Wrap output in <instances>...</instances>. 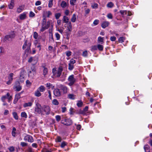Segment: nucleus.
<instances>
[{
  "label": "nucleus",
  "mask_w": 152,
  "mask_h": 152,
  "mask_svg": "<svg viewBox=\"0 0 152 152\" xmlns=\"http://www.w3.org/2000/svg\"><path fill=\"white\" fill-rule=\"evenodd\" d=\"M63 71V68L62 66H59L58 69L54 68L52 69L53 75L52 77L53 78H58L61 75Z\"/></svg>",
  "instance_id": "1"
},
{
  "label": "nucleus",
  "mask_w": 152,
  "mask_h": 152,
  "mask_svg": "<svg viewBox=\"0 0 152 152\" xmlns=\"http://www.w3.org/2000/svg\"><path fill=\"white\" fill-rule=\"evenodd\" d=\"M31 43L30 41L26 39L24 41V43L22 49L23 50L26 49V52L28 53L31 51Z\"/></svg>",
  "instance_id": "2"
},
{
  "label": "nucleus",
  "mask_w": 152,
  "mask_h": 152,
  "mask_svg": "<svg viewBox=\"0 0 152 152\" xmlns=\"http://www.w3.org/2000/svg\"><path fill=\"white\" fill-rule=\"evenodd\" d=\"M50 110V108L48 106L45 105L43 106L42 107V115H49Z\"/></svg>",
  "instance_id": "3"
},
{
  "label": "nucleus",
  "mask_w": 152,
  "mask_h": 152,
  "mask_svg": "<svg viewBox=\"0 0 152 152\" xmlns=\"http://www.w3.org/2000/svg\"><path fill=\"white\" fill-rule=\"evenodd\" d=\"M22 86L20 85L19 81H16L13 87L14 90L17 91H19L22 89Z\"/></svg>",
  "instance_id": "4"
},
{
  "label": "nucleus",
  "mask_w": 152,
  "mask_h": 152,
  "mask_svg": "<svg viewBox=\"0 0 152 152\" xmlns=\"http://www.w3.org/2000/svg\"><path fill=\"white\" fill-rule=\"evenodd\" d=\"M62 123L64 125L69 126L72 124V120L69 118H64L61 120Z\"/></svg>",
  "instance_id": "5"
},
{
  "label": "nucleus",
  "mask_w": 152,
  "mask_h": 152,
  "mask_svg": "<svg viewBox=\"0 0 152 152\" xmlns=\"http://www.w3.org/2000/svg\"><path fill=\"white\" fill-rule=\"evenodd\" d=\"M15 34L14 32H12L9 35H6L4 37L5 40L11 41L12 39L14 38Z\"/></svg>",
  "instance_id": "6"
},
{
  "label": "nucleus",
  "mask_w": 152,
  "mask_h": 152,
  "mask_svg": "<svg viewBox=\"0 0 152 152\" xmlns=\"http://www.w3.org/2000/svg\"><path fill=\"white\" fill-rule=\"evenodd\" d=\"M8 99V102H9L12 100V96L10 95L9 93H7L6 95L2 96L1 97V99L3 102H4L5 99Z\"/></svg>",
  "instance_id": "7"
},
{
  "label": "nucleus",
  "mask_w": 152,
  "mask_h": 152,
  "mask_svg": "<svg viewBox=\"0 0 152 152\" xmlns=\"http://www.w3.org/2000/svg\"><path fill=\"white\" fill-rule=\"evenodd\" d=\"M68 80L69 82L68 85L69 86H72L75 82V79L73 75L69 76L68 78Z\"/></svg>",
  "instance_id": "8"
},
{
  "label": "nucleus",
  "mask_w": 152,
  "mask_h": 152,
  "mask_svg": "<svg viewBox=\"0 0 152 152\" xmlns=\"http://www.w3.org/2000/svg\"><path fill=\"white\" fill-rule=\"evenodd\" d=\"M24 140L25 141H27L30 142H32L34 141L32 137L29 135H27L25 136L24 138Z\"/></svg>",
  "instance_id": "9"
},
{
  "label": "nucleus",
  "mask_w": 152,
  "mask_h": 152,
  "mask_svg": "<svg viewBox=\"0 0 152 152\" xmlns=\"http://www.w3.org/2000/svg\"><path fill=\"white\" fill-rule=\"evenodd\" d=\"M58 87L63 91L64 94H65L67 93L68 88L65 86L60 84L59 85Z\"/></svg>",
  "instance_id": "10"
},
{
  "label": "nucleus",
  "mask_w": 152,
  "mask_h": 152,
  "mask_svg": "<svg viewBox=\"0 0 152 152\" xmlns=\"http://www.w3.org/2000/svg\"><path fill=\"white\" fill-rule=\"evenodd\" d=\"M53 93L54 95L56 97L60 96L61 95V92L60 89L57 88L54 90Z\"/></svg>",
  "instance_id": "11"
},
{
  "label": "nucleus",
  "mask_w": 152,
  "mask_h": 152,
  "mask_svg": "<svg viewBox=\"0 0 152 152\" xmlns=\"http://www.w3.org/2000/svg\"><path fill=\"white\" fill-rule=\"evenodd\" d=\"M14 74L12 73H10L9 75L8 78L9 80L7 82V84L8 85H10L12 83L13 80Z\"/></svg>",
  "instance_id": "12"
},
{
  "label": "nucleus",
  "mask_w": 152,
  "mask_h": 152,
  "mask_svg": "<svg viewBox=\"0 0 152 152\" xmlns=\"http://www.w3.org/2000/svg\"><path fill=\"white\" fill-rule=\"evenodd\" d=\"M50 25V21H48L46 22V25L44 26H42L40 29V31L41 32L44 31L45 30L48 29Z\"/></svg>",
  "instance_id": "13"
},
{
  "label": "nucleus",
  "mask_w": 152,
  "mask_h": 152,
  "mask_svg": "<svg viewBox=\"0 0 152 152\" xmlns=\"http://www.w3.org/2000/svg\"><path fill=\"white\" fill-rule=\"evenodd\" d=\"M121 15L122 16H130L132 15L131 13L129 11H127L126 10H121L120 11Z\"/></svg>",
  "instance_id": "14"
},
{
  "label": "nucleus",
  "mask_w": 152,
  "mask_h": 152,
  "mask_svg": "<svg viewBox=\"0 0 152 152\" xmlns=\"http://www.w3.org/2000/svg\"><path fill=\"white\" fill-rule=\"evenodd\" d=\"M42 107H35V113L38 114H41L42 115Z\"/></svg>",
  "instance_id": "15"
},
{
  "label": "nucleus",
  "mask_w": 152,
  "mask_h": 152,
  "mask_svg": "<svg viewBox=\"0 0 152 152\" xmlns=\"http://www.w3.org/2000/svg\"><path fill=\"white\" fill-rule=\"evenodd\" d=\"M109 24L110 23L108 21H104L101 24V26L103 28H104L107 27Z\"/></svg>",
  "instance_id": "16"
},
{
  "label": "nucleus",
  "mask_w": 152,
  "mask_h": 152,
  "mask_svg": "<svg viewBox=\"0 0 152 152\" xmlns=\"http://www.w3.org/2000/svg\"><path fill=\"white\" fill-rule=\"evenodd\" d=\"M26 12H24L20 14L19 16L20 19L21 20H23L26 19Z\"/></svg>",
  "instance_id": "17"
},
{
  "label": "nucleus",
  "mask_w": 152,
  "mask_h": 152,
  "mask_svg": "<svg viewBox=\"0 0 152 152\" xmlns=\"http://www.w3.org/2000/svg\"><path fill=\"white\" fill-rule=\"evenodd\" d=\"M42 67L43 69V75L44 76H45L48 73V69L45 67L44 66H42Z\"/></svg>",
  "instance_id": "18"
},
{
  "label": "nucleus",
  "mask_w": 152,
  "mask_h": 152,
  "mask_svg": "<svg viewBox=\"0 0 152 152\" xmlns=\"http://www.w3.org/2000/svg\"><path fill=\"white\" fill-rule=\"evenodd\" d=\"M34 95L36 96L39 97L41 96L42 94L40 91L37 89L36 91H35Z\"/></svg>",
  "instance_id": "19"
},
{
  "label": "nucleus",
  "mask_w": 152,
  "mask_h": 152,
  "mask_svg": "<svg viewBox=\"0 0 152 152\" xmlns=\"http://www.w3.org/2000/svg\"><path fill=\"white\" fill-rule=\"evenodd\" d=\"M67 97L69 99L74 100L75 98V95L73 94H69L68 95Z\"/></svg>",
  "instance_id": "20"
},
{
  "label": "nucleus",
  "mask_w": 152,
  "mask_h": 152,
  "mask_svg": "<svg viewBox=\"0 0 152 152\" xmlns=\"http://www.w3.org/2000/svg\"><path fill=\"white\" fill-rule=\"evenodd\" d=\"M14 6V0H11L10 3L8 5L9 8L10 9H12L13 8Z\"/></svg>",
  "instance_id": "21"
},
{
  "label": "nucleus",
  "mask_w": 152,
  "mask_h": 152,
  "mask_svg": "<svg viewBox=\"0 0 152 152\" xmlns=\"http://www.w3.org/2000/svg\"><path fill=\"white\" fill-rule=\"evenodd\" d=\"M45 86L49 89H50V88L53 89L54 88V86L49 83H47L45 84Z\"/></svg>",
  "instance_id": "22"
},
{
  "label": "nucleus",
  "mask_w": 152,
  "mask_h": 152,
  "mask_svg": "<svg viewBox=\"0 0 152 152\" xmlns=\"http://www.w3.org/2000/svg\"><path fill=\"white\" fill-rule=\"evenodd\" d=\"M144 149L145 152H150V147L148 145H144Z\"/></svg>",
  "instance_id": "23"
},
{
  "label": "nucleus",
  "mask_w": 152,
  "mask_h": 152,
  "mask_svg": "<svg viewBox=\"0 0 152 152\" xmlns=\"http://www.w3.org/2000/svg\"><path fill=\"white\" fill-rule=\"evenodd\" d=\"M40 92H43L45 90V87L43 86H41L37 89Z\"/></svg>",
  "instance_id": "24"
},
{
  "label": "nucleus",
  "mask_w": 152,
  "mask_h": 152,
  "mask_svg": "<svg viewBox=\"0 0 152 152\" xmlns=\"http://www.w3.org/2000/svg\"><path fill=\"white\" fill-rule=\"evenodd\" d=\"M32 105V103L29 102L28 103H25L23 105V106L24 107H31Z\"/></svg>",
  "instance_id": "25"
},
{
  "label": "nucleus",
  "mask_w": 152,
  "mask_h": 152,
  "mask_svg": "<svg viewBox=\"0 0 152 152\" xmlns=\"http://www.w3.org/2000/svg\"><path fill=\"white\" fill-rule=\"evenodd\" d=\"M24 7L23 6H20L17 9V12L18 13H20L22 12L24 9Z\"/></svg>",
  "instance_id": "26"
},
{
  "label": "nucleus",
  "mask_w": 152,
  "mask_h": 152,
  "mask_svg": "<svg viewBox=\"0 0 152 152\" xmlns=\"http://www.w3.org/2000/svg\"><path fill=\"white\" fill-rule=\"evenodd\" d=\"M69 19L68 17L64 16L63 18V20L64 23H66L68 22Z\"/></svg>",
  "instance_id": "27"
},
{
  "label": "nucleus",
  "mask_w": 152,
  "mask_h": 152,
  "mask_svg": "<svg viewBox=\"0 0 152 152\" xmlns=\"http://www.w3.org/2000/svg\"><path fill=\"white\" fill-rule=\"evenodd\" d=\"M12 114L13 115V117L16 120L18 119V115L17 113L16 112H13L12 113Z\"/></svg>",
  "instance_id": "28"
},
{
  "label": "nucleus",
  "mask_w": 152,
  "mask_h": 152,
  "mask_svg": "<svg viewBox=\"0 0 152 152\" xmlns=\"http://www.w3.org/2000/svg\"><path fill=\"white\" fill-rule=\"evenodd\" d=\"M69 111L70 114L71 115L74 114V113L75 112V110L73 108L71 107L69 109Z\"/></svg>",
  "instance_id": "29"
},
{
  "label": "nucleus",
  "mask_w": 152,
  "mask_h": 152,
  "mask_svg": "<svg viewBox=\"0 0 152 152\" xmlns=\"http://www.w3.org/2000/svg\"><path fill=\"white\" fill-rule=\"evenodd\" d=\"M114 6V4L111 2H108L107 4V7L110 8H112Z\"/></svg>",
  "instance_id": "30"
},
{
  "label": "nucleus",
  "mask_w": 152,
  "mask_h": 152,
  "mask_svg": "<svg viewBox=\"0 0 152 152\" xmlns=\"http://www.w3.org/2000/svg\"><path fill=\"white\" fill-rule=\"evenodd\" d=\"M83 105V103L81 101H78L77 104V106L78 107H81Z\"/></svg>",
  "instance_id": "31"
},
{
  "label": "nucleus",
  "mask_w": 152,
  "mask_h": 152,
  "mask_svg": "<svg viewBox=\"0 0 152 152\" xmlns=\"http://www.w3.org/2000/svg\"><path fill=\"white\" fill-rule=\"evenodd\" d=\"M97 49L99 50L102 51L103 50V46L100 44H99L97 46Z\"/></svg>",
  "instance_id": "32"
},
{
  "label": "nucleus",
  "mask_w": 152,
  "mask_h": 152,
  "mask_svg": "<svg viewBox=\"0 0 152 152\" xmlns=\"http://www.w3.org/2000/svg\"><path fill=\"white\" fill-rule=\"evenodd\" d=\"M97 49V46L96 45H94L91 47V50L94 52Z\"/></svg>",
  "instance_id": "33"
},
{
  "label": "nucleus",
  "mask_w": 152,
  "mask_h": 152,
  "mask_svg": "<svg viewBox=\"0 0 152 152\" xmlns=\"http://www.w3.org/2000/svg\"><path fill=\"white\" fill-rule=\"evenodd\" d=\"M125 40V37H121L118 39V42H119L122 43L124 42Z\"/></svg>",
  "instance_id": "34"
},
{
  "label": "nucleus",
  "mask_w": 152,
  "mask_h": 152,
  "mask_svg": "<svg viewBox=\"0 0 152 152\" xmlns=\"http://www.w3.org/2000/svg\"><path fill=\"white\" fill-rule=\"evenodd\" d=\"M76 20V15L75 14L73 15L71 19V20L72 22H75Z\"/></svg>",
  "instance_id": "35"
},
{
  "label": "nucleus",
  "mask_w": 152,
  "mask_h": 152,
  "mask_svg": "<svg viewBox=\"0 0 152 152\" xmlns=\"http://www.w3.org/2000/svg\"><path fill=\"white\" fill-rule=\"evenodd\" d=\"M74 68V66L73 65L71 64L70 63L69 64L68 69L69 70H72Z\"/></svg>",
  "instance_id": "36"
},
{
  "label": "nucleus",
  "mask_w": 152,
  "mask_h": 152,
  "mask_svg": "<svg viewBox=\"0 0 152 152\" xmlns=\"http://www.w3.org/2000/svg\"><path fill=\"white\" fill-rule=\"evenodd\" d=\"M98 4L97 3H94L92 4L91 7L93 9H97L98 8Z\"/></svg>",
  "instance_id": "37"
},
{
  "label": "nucleus",
  "mask_w": 152,
  "mask_h": 152,
  "mask_svg": "<svg viewBox=\"0 0 152 152\" xmlns=\"http://www.w3.org/2000/svg\"><path fill=\"white\" fill-rule=\"evenodd\" d=\"M52 103L53 104L55 105H58L59 104L58 101L56 99H54L52 101Z\"/></svg>",
  "instance_id": "38"
},
{
  "label": "nucleus",
  "mask_w": 152,
  "mask_h": 152,
  "mask_svg": "<svg viewBox=\"0 0 152 152\" xmlns=\"http://www.w3.org/2000/svg\"><path fill=\"white\" fill-rule=\"evenodd\" d=\"M53 0H49L48 6L49 7H51L53 5Z\"/></svg>",
  "instance_id": "39"
},
{
  "label": "nucleus",
  "mask_w": 152,
  "mask_h": 152,
  "mask_svg": "<svg viewBox=\"0 0 152 152\" xmlns=\"http://www.w3.org/2000/svg\"><path fill=\"white\" fill-rule=\"evenodd\" d=\"M8 149L9 150L10 152H13L15 151L14 147L13 146L9 147L8 148Z\"/></svg>",
  "instance_id": "40"
},
{
  "label": "nucleus",
  "mask_w": 152,
  "mask_h": 152,
  "mask_svg": "<svg viewBox=\"0 0 152 152\" xmlns=\"http://www.w3.org/2000/svg\"><path fill=\"white\" fill-rule=\"evenodd\" d=\"M21 115L22 117L26 118L27 115L26 113L24 112H22L21 114Z\"/></svg>",
  "instance_id": "41"
},
{
  "label": "nucleus",
  "mask_w": 152,
  "mask_h": 152,
  "mask_svg": "<svg viewBox=\"0 0 152 152\" xmlns=\"http://www.w3.org/2000/svg\"><path fill=\"white\" fill-rule=\"evenodd\" d=\"M45 14L47 15V17L49 18L50 16L52 15V13L50 11H48L45 12Z\"/></svg>",
  "instance_id": "42"
},
{
  "label": "nucleus",
  "mask_w": 152,
  "mask_h": 152,
  "mask_svg": "<svg viewBox=\"0 0 152 152\" xmlns=\"http://www.w3.org/2000/svg\"><path fill=\"white\" fill-rule=\"evenodd\" d=\"M66 3L64 1H63L61 2V5L62 7L64 8L66 7Z\"/></svg>",
  "instance_id": "43"
},
{
  "label": "nucleus",
  "mask_w": 152,
  "mask_h": 152,
  "mask_svg": "<svg viewBox=\"0 0 152 152\" xmlns=\"http://www.w3.org/2000/svg\"><path fill=\"white\" fill-rule=\"evenodd\" d=\"M82 55L84 57H87L88 56L87 51L86 50H85L83 52Z\"/></svg>",
  "instance_id": "44"
},
{
  "label": "nucleus",
  "mask_w": 152,
  "mask_h": 152,
  "mask_svg": "<svg viewBox=\"0 0 152 152\" xmlns=\"http://www.w3.org/2000/svg\"><path fill=\"white\" fill-rule=\"evenodd\" d=\"M46 24V20L45 18H44L42 20V26H44Z\"/></svg>",
  "instance_id": "45"
},
{
  "label": "nucleus",
  "mask_w": 152,
  "mask_h": 152,
  "mask_svg": "<svg viewBox=\"0 0 152 152\" xmlns=\"http://www.w3.org/2000/svg\"><path fill=\"white\" fill-rule=\"evenodd\" d=\"M77 114H81L83 115H84L85 114L83 110H80L77 113Z\"/></svg>",
  "instance_id": "46"
},
{
  "label": "nucleus",
  "mask_w": 152,
  "mask_h": 152,
  "mask_svg": "<svg viewBox=\"0 0 152 152\" xmlns=\"http://www.w3.org/2000/svg\"><path fill=\"white\" fill-rule=\"evenodd\" d=\"M67 142H66L64 141H63V142H62L61 143V147L62 148H63L66 145H67Z\"/></svg>",
  "instance_id": "47"
},
{
  "label": "nucleus",
  "mask_w": 152,
  "mask_h": 152,
  "mask_svg": "<svg viewBox=\"0 0 152 152\" xmlns=\"http://www.w3.org/2000/svg\"><path fill=\"white\" fill-rule=\"evenodd\" d=\"M61 14L60 13H56L55 14V17L57 19H59L60 16H61Z\"/></svg>",
  "instance_id": "48"
},
{
  "label": "nucleus",
  "mask_w": 152,
  "mask_h": 152,
  "mask_svg": "<svg viewBox=\"0 0 152 152\" xmlns=\"http://www.w3.org/2000/svg\"><path fill=\"white\" fill-rule=\"evenodd\" d=\"M55 118L57 122H58L61 120V118L60 116L59 115H57L55 116Z\"/></svg>",
  "instance_id": "49"
},
{
  "label": "nucleus",
  "mask_w": 152,
  "mask_h": 152,
  "mask_svg": "<svg viewBox=\"0 0 152 152\" xmlns=\"http://www.w3.org/2000/svg\"><path fill=\"white\" fill-rule=\"evenodd\" d=\"M38 36V33L36 32H34L33 34V37L35 39H37Z\"/></svg>",
  "instance_id": "50"
},
{
  "label": "nucleus",
  "mask_w": 152,
  "mask_h": 152,
  "mask_svg": "<svg viewBox=\"0 0 152 152\" xmlns=\"http://www.w3.org/2000/svg\"><path fill=\"white\" fill-rule=\"evenodd\" d=\"M61 138L59 136H57L56 138V142H61Z\"/></svg>",
  "instance_id": "51"
},
{
  "label": "nucleus",
  "mask_w": 152,
  "mask_h": 152,
  "mask_svg": "<svg viewBox=\"0 0 152 152\" xmlns=\"http://www.w3.org/2000/svg\"><path fill=\"white\" fill-rule=\"evenodd\" d=\"M55 35L56 38L57 40H59L60 38V34L58 33H55Z\"/></svg>",
  "instance_id": "52"
},
{
  "label": "nucleus",
  "mask_w": 152,
  "mask_h": 152,
  "mask_svg": "<svg viewBox=\"0 0 152 152\" xmlns=\"http://www.w3.org/2000/svg\"><path fill=\"white\" fill-rule=\"evenodd\" d=\"M90 11V10L89 9H85V12L86 15L88 14Z\"/></svg>",
  "instance_id": "53"
},
{
  "label": "nucleus",
  "mask_w": 152,
  "mask_h": 152,
  "mask_svg": "<svg viewBox=\"0 0 152 152\" xmlns=\"http://www.w3.org/2000/svg\"><path fill=\"white\" fill-rule=\"evenodd\" d=\"M103 37H99L98 38V42H103Z\"/></svg>",
  "instance_id": "54"
},
{
  "label": "nucleus",
  "mask_w": 152,
  "mask_h": 152,
  "mask_svg": "<svg viewBox=\"0 0 152 152\" xmlns=\"http://www.w3.org/2000/svg\"><path fill=\"white\" fill-rule=\"evenodd\" d=\"M27 145V143L25 142H21L20 143V145L23 147L26 146Z\"/></svg>",
  "instance_id": "55"
},
{
  "label": "nucleus",
  "mask_w": 152,
  "mask_h": 152,
  "mask_svg": "<svg viewBox=\"0 0 152 152\" xmlns=\"http://www.w3.org/2000/svg\"><path fill=\"white\" fill-rule=\"evenodd\" d=\"M35 15V14L32 11H31L30 12L29 16L30 17H32L34 16Z\"/></svg>",
  "instance_id": "56"
},
{
  "label": "nucleus",
  "mask_w": 152,
  "mask_h": 152,
  "mask_svg": "<svg viewBox=\"0 0 152 152\" xmlns=\"http://www.w3.org/2000/svg\"><path fill=\"white\" fill-rule=\"evenodd\" d=\"M76 0H70V3L71 5H74L75 3L76 2Z\"/></svg>",
  "instance_id": "57"
},
{
  "label": "nucleus",
  "mask_w": 152,
  "mask_h": 152,
  "mask_svg": "<svg viewBox=\"0 0 152 152\" xmlns=\"http://www.w3.org/2000/svg\"><path fill=\"white\" fill-rule=\"evenodd\" d=\"M99 23V20H98L96 19L93 22V24L94 25H97Z\"/></svg>",
  "instance_id": "58"
},
{
  "label": "nucleus",
  "mask_w": 152,
  "mask_h": 152,
  "mask_svg": "<svg viewBox=\"0 0 152 152\" xmlns=\"http://www.w3.org/2000/svg\"><path fill=\"white\" fill-rule=\"evenodd\" d=\"M20 98V93H18L15 96V98L18 100Z\"/></svg>",
  "instance_id": "59"
},
{
  "label": "nucleus",
  "mask_w": 152,
  "mask_h": 152,
  "mask_svg": "<svg viewBox=\"0 0 152 152\" xmlns=\"http://www.w3.org/2000/svg\"><path fill=\"white\" fill-rule=\"evenodd\" d=\"M66 55L67 57H69L71 55L72 52L70 51H67L66 52Z\"/></svg>",
  "instance_id": "60"
},
{
  "label": "nucleus",
  "mask_w": 152,
  "mask_h": 152,
  "mask_svg": "<svg viewBox=\"0 0 152 152\" xmlns=\"http://www.w3.org/2000/svg\"><path fill=\"white\" fill-rule=\"evenodd\" d=\"M107 18L109 19H112L113 18V16L111 13H109L107 15Z\"/></svg>",
  "instance_id": "61"
},
{
  "label": "nucleus",
  "mask_w": 152,
  "mask_h": 152,
  "mask_svg": "<svg viewBox=\"0 0 152 152\" xmlns=\"http://www.w3.org/2000/svg\"><path fill=\"white\" fill-rule=\"evenodd\" d=\"M69 62L70 63H70L71 64L73 65L75 63L76 61L75 60L72 59L70 60Z\"/></svg>",
  "instance_id": "62"
},
{
  "label": "nucleus",
  "mask_w": 152,
  "mask_h": 152,
  "mask_svg": "<svg viewBox=\"0 0 152 152\" xmlns=\"http://www.w3.org/2000/svg\"><path fill=\"white\" fill-rule=\"evenodd\" d=\"M36 72V69H33L31 71H30V72H29V73H28V75H30V74L31 73H33V74H34V73H35Z\"/></svg>",
  "instance_id": "63"
},
{
  "label": "nucleus",
  "mask_w": 152,
  "mask_h": 152,
  "mask_svg": "<svg viewBox=\"0 0 152 152\" xmlns=\"http://www.w3.org/2000/svg\"><path fill=\"white\" fill-rule=\"evenodd\" d=\"M110 39L112 41H114L116 40V38L115 37L113 36L110 37Z\"/></svg>",
  "instance_id": "64"
}]
</instances>
